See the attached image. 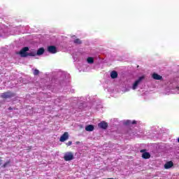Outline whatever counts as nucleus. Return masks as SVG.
<instances>
[{
  "instance_id": "1",
  "label": "nucleus",
  "mask_w": 179,
  "mask_h": 179,
  "mask_svg": "<svg viewBox=\"0 0 179 179\" xmlns=\"http://www.w3.org/2000/svg\"><path fill=\"white\" fill-rule=\"evenodd\" d=\"M15 96H16V94L15 92L8 91L2 93L1 97V99H12V97H15Z\"/></svg>"
},
{
  "instance_id": "2",
  "label": "nucleus",
  "mask_w": 179,
  "mask_h": 179,
  "mask_svg": "<svg viewBox=\"0 0 179 179\" xmlns=\"http://www.w3.org/2000/svg\"><path fill=\"white\" fill-rule=\"evenodd\" d=\"M73 153L71 152H67L64 154V159L65 160V162H71V160H73Z\"/></svg>"
},
{
  "instance_id": "3",
  "label": "nucleus",
  "mask_w": 179,
  "mask_h": 179,
  "mask_svg": "<svg viewBox=\"0 0 179 179\" xmlns=\"http://www.w3.org/2000/svg\"><path fill=\"white\" fill-rule=\"evenodd\" d=\"M27 51H29V47H24L20 51L19 54L21 55V57H26L29 53Z\"/></svg>"
},
{
  "instance_id": "4",
  "label": "nucleus",
  "mask_w": 179,
  "mask_h": 179,
  "mask_svg": "<svg viewBox=\"0 0 179 179\" xmlns=\"http://www.w3.org/2000/svg\"><path fill=\"white\" fill-rule=\"evenodd\" d=\"M143 79H145V77L141 76V77L138 78V79L134 82L133 87H132L133 90H135V89H136V87H138L139 83L142 82V80H143Z\"/></svg>"
},
{
  "instance_id": "5",
  "label": "nucleus",
  "mask_w": 179,
  "mask_h": 179,
  "mask_svg": "<svg viewBox=\"0 0 179 179\" xmlns=\"http://www.w3.org/2000/svg\"><path fill=\"white\" fill-rule=\"evenodd\" d=\"M69 138V134L68 132H64L60 137V142H65V141H68Z\"/></svg>"
},
{
  "instance_id": "6",
  "label": "nucleus",
  "mask_w": 179,
  "mask_h": 179,
  "mask_svg": "<svg viewBox=\"0 0 179 179\" xmlns=\"http://www.w3.org/2000/svg\"><path fill=\"white\" fill-rule=\"evenodd\" d=\"M98 127L101 129H107V128L108 127V123L106 122L105 121H102L99 124H98Z\"/></svg>"
},
{
  "instance_id": "7",
  "label": "nucleus",
  "mask_w": 179,
  "mask_h": 179,
  "mask_svg": "<svg viewBox=\"0 0 179 179\" xmlns=\"http://www.w3.org/2000/svg\"><path fill=\"white\" fill-rule=\"evenodd\" d=\"M48 51L50 54H57V47L54 45H50L48 47Z\"/></svg>"
},
{
  "instance_id": "8",
  "label": "nucleus",
  "mask_w": 179,
  "mask_h": 179,
  "mask_svg": "<svg viewBox=\"0 0 179 179\" xmlns=\"http://www.w3.org/2000/svg\"><path fill=\"white\" fill-rule=\"evenodd\" d=\"M152 79H155V80H163V76H162L156 73H152Z\"/></svg>"
},
{
  "instance_id": "9",
  "label": "nucleus",
  "mask_w": 179,
  "mask_h": 179,
  "mask_svg": "<svg viewBox=\"0 0 179 179\" xmlns=\"http://www.w3.org/2000/svg\"><path fill=\"white\" fill-rule=\"evenodd\" d=\"M174 166V164L173 163V162L170 161L166 162L164 164V169H171V167H173Z\"/></svg>"
},
{
  "instance_id": "10",
  "label": "nucleus",
  "mask_w": 179,
  "mask_h": 179,
  "mask_svg": "<svg viewBox=\"0 0 179 179\" xmlns=\"http://www.w3.org/2000/svg\"><path fill=\"white\" fill-rule=\"evenodd\" d=\"M85 131H87V132H92L94 131V126H93L92 124L87 125L85 127Z\"/></svg>"
},
{
  "instance_id": "11",
  "label": "nucleus",
  "mask_w": 179,
  "mask_h": 179,
  "mask_svg": "<svg viewBox=\"0 0 179 179\" xmlns=\"http://www.w3.org/2000/svg\"><path fill=\"white\" fill-rule=\"evenodd\" d=\"M110 77L112 78V79H117V78H118V73H117V71H113L110 73Z\"/></svg>"
},
{
  "instance_id": "12",
  "label": "nucleus",
  "mask_w": 179,
  "mask_h": 179,
  "mask_svg": "<svg viewBox=\"0 0 179 179\" xmlns=\"http://www.w3.org/2000/svg\"><path fill=\"white\" fill-rule=\"evenodd\" d=\"M141 157H143V159H150V153L149 152H144L142 154Z\"/></svg>"
},
{
  "instance_id": "13",
  "label": "nucleus",
  "mask_w": 179,
  "mask_h": 179,
  "mask_svg": "<svg viewBox=\"0 0 179 179\" xmlns=\"http://www.w3.org/2000/svg\"><path fill=\"white\" fill-rule=\"evenodd\" d=\"M44 48H41L37 50L36 55H43L44 54Z\"/></svg>"
},
{
  "instance_id": "14",
  "label": "nucleus",
  "mask_w": 179,
  "mask_h": 179,
  "mask_svg": "<svg viewBox=\"0 0 179 179\" xmlns=\"http://www.w3.org/2000/svg\"><path fill=\"white\" fill-rule=\"evenodd\" d=\"M36 55H37L36 51H32L28 53L27 57H36Z\"/></svg>"
},
{
  "instance_id": "15",
  "label": "nucleus",
  "mask_w": 179,
  "mask_h": 179,
  "mask_svg": "<svg viewBox=\"0 0 179 179\" xmlns=\"http://www.w3.org/2000/svg\"><path fill=\"white\" fill-rule=\"evenodd\" d=\"M87 61L88 64H93L94 62V59L93 57H88Z\"/></svg>"
},
{
  "instance_id": "16",
  "label": "nucleus",
  "mask_w": 179,
  "mask_h": 179,
  "mask_svg": "<svg viewBox=\"0 0 179 179\" xmlns=\"http://www.w3.org/2000/svg\"><path fill=\"white\" fill-rule=\"evenodd\" d=\"M10 164V160H8L4 163V164L2 166L3 169H6V167H8Z\"/></svg>"
},
{
  "instance_id": "17",
  "label": "nucleus",
  "mask_w": 179,
  "mask_h": 179,
  "mask_svg": "<svg viewBox=\"0 0 179 179\" xmlns=\"http://www.w3.org/2000/svg\"><path fill=\"white\" fill-rule=\"evenodd\" d=\"M74 44L80 45L82 44V41H80V39L79 38H76V40H74Z\"/></svg>"
},
{
  "instance_id": "18",
  "label": "nucleus",
  "mask_w": 179,
  "mask_h": 179,
  "mask_svg": "<svg viewBox=\"0 0 179 179\" xmlns=\"http://www.w3.org/2000/svg\"><path fill=\"white\" fill-rule=\"evenodd\" d=\"M131 121L128 120L124 122V125H131Z\"/></svg>"
},
{
  "instance_id": "19",
  "label": "nucleus",
  "mask_w": 179,
  "mask_h": 179,
  "mask_svg": "<svg viewBox=\"0 0 179 179\" xmlns=\"http://www.w3.org/2000/svg\"><path fill=\"white\" fill-rule=\"evenodd\" d=\"M38 73H40V71H38V69H35V70L34 71V75L35 76H37V75H38Z\"/></svg>"
},
{
  "instance_id": "20",
  "label": "nucleus",
  "mask_w": 179,
  "mask_h": 179,
  "mask_svg": "<svg viewBox=\"0 0 179 179\" xmlns=\"http://www.w3.org/2000/svg\"><path fill=\"white\" fill-rule=\"evenodd\" d=\"M71 145H72V141H69V142L66 143V146H71Z\"/></svg>"
},
{
  "instance_id": "21",
  "label": "nucleus",
  "mask_w": 179,
  "mask_h": 179,
  "mask_svg": "<svg viewBox=\"0 0 179 179\" xmlns=\"http://www.w3.org/2000/svg\"><path fill=\"white\" fill-rule=\"evenodd\" d=\"M131 124H132V125L136 124V120H133V121L131 122Z\"/></svg>"
},
{
  "instance_id": "22",
  "label": "nucleus",
  "mask_w": 179,
  "mask_h": 179,
  "mask_svg": "<svg viewBox=\"0 0 179 179\" xmlns=\"http://www.w3.org/2000/svg\"><path fill=\"white\" fill-rule=\"evenodd\" d=\"M140 152H141V153H145V152H146V150H140Z\"/></svg>"
},
{
  "instance_id": "23",
  "label": "nucleus",
  "mask_w": 179,
  "mask_h": 179,
  "mask_svg": "<svg viewBox=\"0 0 179 179\" xmlns=\"http://www.w3.org/2000/svg\"><path fill=\"white\" fill-rule=\"evenodd\" d=\"M27 150H31V146L28 147Z\"/></svg>"
},
{
  "instance_id": "24",
  "label": "nucleus",
  "mask_w": 179,
  "mask_h": 179,
  "mask_svg": "<svg viewBox=\"0 0 179 179\" xmlns=\"http://www.w3.org/2000/svg\"><path fill=\"white\" fill-rule=\"evenodd\" d=\"M79 143H80V141H76V145H79Z\"/></svg>"
},
{
  "instance_id": "25",
  "label": "nucleus",
  "mask_w": 179,
  "mask_h": 179,
  "mask_svg": "<svg viewBox=\"0 0 179 179\" xmlns=\"http://www.w3.org/2000/svg\"><path fill=\"white\" fill-rule=\"evenodd\" d=\"M8 110H13V108H12V107H9V108H8Z\"/></svg>"
},
{
  "instance_id": "26",
  "label": "nucleus",
  "mask_w": 179,
  "mask_h": 179,
  "mask_svg": "<svg viewBox=\"0 0 179 179\" xmlns=\"http://www.w3.org/2000/svg\"><path fill=\"white\" fill-rule=\"evenodd\" d=\"M1 162H2V158L0 157V166H1Z\"/></svg>"
},
{
  "instance_id": "27",
  "label": "nucleus",
  "mask_w": 179,
  "mask_h": 179,
  "mask_svg": "<svg viewBox=\"0 0 179 179\" xmlns=\"http://www.w3.org/2000/svg\"><path fill=\"white\" fill-rule=\"evenodd\" d=\"M178 143H179V137H178Z\"/></svg>"
},
{
  "instance_id": "28",
  "label": "nucleus",
  "mask_w": 179,
  "mask_h": 179,
  "mask_svg": "<svg viewBox=\"0 0 179 179\" xmlns=\"http://www.w3.org/2000/svg\"><path fill=\"white\" fill-rule=\"evenodd\" d=\"M0 141H1V138H0Z\"/></svg>"
}]
</instances>
